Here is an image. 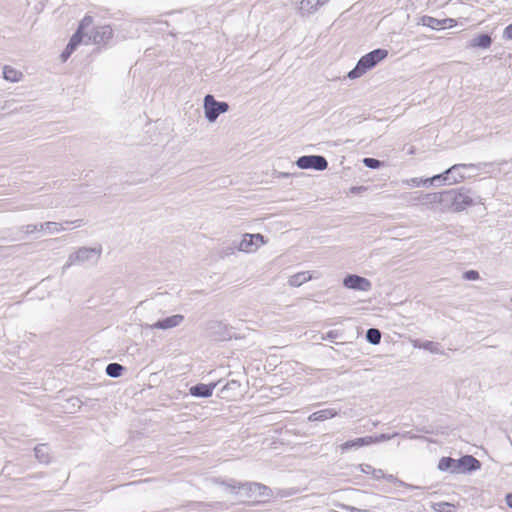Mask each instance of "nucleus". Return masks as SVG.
<instances>
[{"mask_svg": "<svg viewBox=\"0 0 512 512\" xmlns=\"http://www.w3.org/2000/svg\"><path fill=\"white\" fill-rule=\"evenodd\" d=\"M414 347H418L424 350H427L433 354H439L440 351V345L433 341H424L419 344L415 343Z\"/></svg>", "mask_w": 512, "mask_h": 512, "instance_id": "26", "label": "nucleus"}, {"mask_svg": "<svg viewBox=\"0 0 512 512\" xmlns=\"http://www.w3.org/2000/svg\"><path fill=\"white\" fill-rule=\"evenodd\" d=\"M320 6H322V4L319 0H302L300 3V11L302 13L312 14Z\"/></svg>", "mask_w": 512, "mask_h": 512, "instance_id": "24", "label": "nucleus"}, {"mask_svg": "<svg viewBox=\"0 0 512 512\" xmlns=\"http://www.w3.org/2000/svg\"><path fill=\"white\" fill-rule=\"evenodd\" d=\"M398 435H399L398 433H394L391 435L390 434H380L379 436H375V437L371 436L372 444L390 440Z\"/></svg>", "mask_w": 512, "mask_h": 512, "instance_id": "34", "label": "nucleus"}, {"mask_svg": "<svg viewBox=\"0 0 512 512\" xmlns=\"http://www.w3.org/2000/svg\"><path fill=\"white\" fill-rule=\"evenodd\" d=\"M393 478V475H389L388 479L391 480Z\"/></svg>", "mask_w": 512, "mask_h": 512, "instance_id": "48", "label": "nucleus"}, {"mask_svg": "<svg viewBox=\"0 0 512 512\" xmlns=\"http://www.w3.org/2000/svg\"><path fill=\"white\" fill-rule=\"evenodd\" d=\"M217 386V383L211 384H203L199 383L190 388V394L195 397H210L213 393L214 388Z\"/></svg>", "mask_w": 512, "mask_h": 512, "instance_id": "14", "label": "nucleus"}, {"mask_svg": "<svg viewBox=\"0 0 512 512\" xmlns=\"http://www.w3.org/2000/svg\"><path fill=\"white\" fill-rule=\"evenodd\" d=\"M93 24V18L91 16H85L79 24L77 31L71 37L65 50L62 52L61 57L63 61H66L76 47L82 43L84 38V31Z\"/></svg>", "mask_w": 512, "mask_h": 512, "instance_id": "6", "label": "nucleus"}, {"mask_svg": "<svg viewBox=\"0 0 512 512\" xmlns=\"http://www.w3.org/2000/svg\"><path fill=\"white\" fill-rule=\"evenodd\" d=\"M459 469L461 472L477 470L480 467V462L473 456L466 455L458 459Z\"/></svg>", "mask_w": 512, "mask_h": 512, "instance_id": "15", "label": "nucleus"}, {"mask_svg": "<svg viewBox=\"0 0 512 512\" xmlns=\"http://www.w3.org/2000/svg\"><path fill=\"white\" fill-rule=\"evenodd\" d=\"M445 197V209L461 211L473 204V199L469 196V191L464 188L446 190Z\"/></svg>", "mask_w": 512, "mask_h": 512, "instance_id": "4", "label": "nucleus"}, {"mask_svg": "<svg viewBox=\"0 0 512 512\" xmlns=\"http://www.w3.org/2000/svg\"><path fill=\"white\" fill-rule=\"evenodd\" d=\"M440 22H442L441 28H445V27H452L453 23L455 21L451 18H445V19L440 20Z\"/></svg>", "mask_w": 512, "mask_h": 512, "instance_id": "39", "label": "nucleus"}, {"mask_svg": "<svg viewBox=\"0 0 512 512\" xmlns=\"http://www.w3.org/2000/svg\"><path fill=\"white\" fill-rule=\"evenodd\" d=\"M83 221L81 219H78V220H75V221H65V224H74L75 227H80L82 226V223Z\"/></svg>", "mask_w": 512, "mask_h": 512, "instance_id": "42", "label": "nucleus"}, {"mask_svg": "<svg viewBox=\"0 0 512 512\" xmlns=\"http://www.w3.org/2000/svg\"><path fill=\"white\" fill-rule=\"evenodd\" d=\"M432 508L436 512H455L456 510L455 505L448 502L433 503Z\"/></svg>", "mask_w": 512, "mask_h": 512, "instance_id": "29", "label": "nucleus"}, {"mask_svg": "<svg viewBox=\"0 0 512 512\" xmlns=\"http://www.w3.org/2000/svg\"><path fill=\"white\" fill-rule=\"evenodd\" d=\"M425 182H429V185H441L443 183H447L445 180L444 172L438 175H434L431 178L425 179Z\"/></svg>", "mask_w": 512, "mask_h": 512, "instance_id": "32", "label": "nucleus"}, {"mask_svg": "<svg viewBox=\"0 0 512 512\" xmlns=\"http://www.w3.org/2000/svg\"><path fill=\"white\" fill-rule=\"evenodd\" d=\"M338 414V412L335 409L327 408L323 410L316 411L309 415L308 420L309 421H324L327 419H331L335 417Z\"/></svg>", "mask_w": 512, "mask_h": 512, "instance_id": "20", "label": "nucleus"}, {"mask_svg": "<svg viewBox=\"0 0 512 512\" xmlns=\"http://www.w3.org/2000/svg\"><path fill=\"white\" fill-rule=\"evenodd\" d=\"M506 504L512 509V493H508L505 497Z\"/></svg>", "mask_w": 512, "mask_h": 512, "instance_id": "44", "label": "nucleus"}, {"mask_svg": "<svg viewBox=\"0 0 512 512\" xmlns=\"http://www.w3.org/2000/svg\"><path fill=\"white\" fill-rule=\"evenodd\" d=\"M446 191L443 192H435V193H427L424 194L421 198V203L428 208H434L436 205L442 206L445 209L446 206Z\"/></svg>", "mask_w": 512, "mask_h": 512, "instance_id": "13", "label": "nucleus"}, {"mask_svg": "<svg viewBox=\"0 0 512 512\" xmlns=\"http://www.w3.org/2000/svg\"><path fill=\"white\" fill-rule=\"evenodd\" d=\"M204 113L209 122H215L220 114L225 113L229 109L227 102L216 101L215 98L208 94L204 97Z\"/></svg>", "mask_w": 512, "mask_h": 512, "instance_id": "7", "label": "nucleus"}, {"mask_svg": "<svg viewBox=\"0 0 512 512\" xmlns=\"http://www.w3.org/2000/svg\"><path fill=\"white\" fill-rule=\"evenodd\" d=\"M492 44V38L488 34H480L472 38L468 42V47L475 48L479 47L482 49H488Z\"/></svg>", "mask_w": 512, "mask_h": 512, "instance_id": "18", "label": "nucleus"}, {"mask_svg": "<svg viewBox=\"0 0 512 512\" xmlns=\"http://www.w3.org/2000/svg\"><path fill=\"white\" fill-rule=\"evenodd\" d=\"M366 339L369 343L377 345L381 341V332L376 328H370L366 332Z\"/></svg>", "mask_w": 512, "mask_h": 512, "instance_id": "28", "label": "nucleus"}, {"mask_svg": "<svg viewBox=\"0 0 512 512\" xmlns=\"http://www.w3.org/2000/svg\"><path fill=\"white\" fill-rule=\"evenodd\" d=\"M440 471H450L451 473H460L458 460L450 457H442L438 463Z\"/></svg>", "mask_w": 512, "mask_h": 512, "instance_id": "17", "label": "nucleus"}, {"mask_svg": "<svg viewBox=\"0 0 512 512\" xmlns=\"http://www.w3.org/2000/svg\"><path fill=\"white\" fill-rule=\"evenodd\" d=\"M334 506L336 508L341 509L344 512H369V510H367V509H359L354 506L346 505V504H343L340 502L334 503Z\"/></svg>", "mask_w": 512, "mask_h": 512, "instance_id": "31", "label": "nucleus"}, {"mask_svg": "<svg viewBox=\"0 0 512 512\" xmlns=\"http://www.w3.org/2000/svg\"><path fill=\"white\" fill-rule=\"evenodd\" d=\"M370 444H372L371 436H366L346 441L345 443L340 445V449L342 452H345L352 448H359Z\"/></svg>", "mask_w": 512, "mask_h": 512, "instance_id": "16", "label": "nucleus"}, {"mask_svg": "<svg viewBox=\"0 0 512 512\" xmlns=\"http://www.w3.org/2000/svg\"><path fill=\"white\" fill-rule=\"evenodd\" d=\"M503 38L507 39V40H511L512 39V23L510 25H508L505 29H504V32H503Z\"/></svg>", "mask_w": 512, "mask_h": 512, "instance_id": "38", "label": "nucleus"}, {"mask_svg": "<svg viewBox=\"0 0 512 512\" xmlns=\"http://www.w3.org/2000/svg\"><path fill=\"white\" fill-rule=\"evenodd\" d=\"M312 276L309 274V272H299L296 273L288 279V283L292 287H299L305 282L311 280Z\"/></svg>", "mask_w": 512, "mask_h": 512, "instance_id": "23", "label": "nucleus"}, {"mask_svg": "<svg viewBox=\"0 0 512 512\" xmlns=\"http://www.w3.org/2000/svg\"><path fill=\"white\" fill-rule=\"evenodd\" d=\"M463 278L469 281L479 279V273L475 270H468L463 274Z\"/></svg>", "mask_w": 512, "mask_h": 512, "instance_id": "36", "label": "nucleus"}, {"mask_svg": "<svg viewBox=\"0 0 512 512\" xmlns=\"http://www.w3.org/2000/svg\"><path fill=\"white\" fill-rule=\"evenodd\" d=\"M473 164H455L444 171L445 180L448 184L459 183L465 179V175L462 173L463 169L474 168Z\"/></svg>", "mask_w": 512, "mask_h": 512, "instance_id": "12", "label": "nucleus"}, {"mask_svg": "<svg viewBox=\"0 0 512 512\" xmlns=\"http://www.w3.org/2000/svg\"><path fill=\"white\" fill-rule=\"evenodd\" d=\"M422 25L427 26L431 29H439L442 26V22L431 16H423L421 19Z\"/></svg>", "mask_w": 512, "mask_h": 512, "instance_id": "30", "label": "nucleus"}, {"mask_svg": "<svg viewBox=\"0 0 512 512\" xmlns=\"http://www.w3.org/2000/svg\"><path fill=\"white\" fill-rule=\"evenodd\" d=\"M36 459L43 464L50 462L49 447L46 444H39L34 448Z\"/></svg>", "mask_w": 512, "mask_h": 512, "instance_id": "22", "label": "nucleus"}, {"mask_svg": "<svg viewBox=\"0 0 512 512\" xmlns=\"http://www.w3.org/2000/svg\"><path fill=\"white\" fill-rule=\"evenodd\" d=\"M233 244L235 245V244H237V243H236V242H233ZM234 248H236V247L234 246V247H230V248L225 249V250H224V252H223V253H224V255H230V254H232V253H233V251H234Z\"/></svg>", "mask_w": 512, "mask_h": 512, "instance_id": "45", "label": "nucleus"}, {"mask_svg": "<svg viewBox=\"0 0 512 512\" xmlns=\"http://www.w3.org/2000/svg\"><path fill=\"white\" fill-rule=\"evenodd\" d=\"M124 367L118 363H110L106 367V374L109 377L117 378L121 376Z\"/></svg>", "mask_w": 512, "mask_h": 512, "instance_id": "27", "label": "nucleus"}, {"mask_svg": "<svg viewBox=\"0 0 512 512\" xmlns=\"http://www.w3.org/2000/svg\"><path fill=\"white\" fill-rule=\"evenodd\" d=\"M39 229H46L49 234L59 233L65 230L63 224L51 221L39 224Z\"/></svg>", "mask_w": 512, "mask_h": 512, "instance_id": "25", "label": "nucleus"}, {"mask_svg": "<svg viewBox=\"0 0 512 512\" xmlns=\"http://www.w3.org/2000/svg\"><path fill=\"white\" fill-rule=\"evenodd\" d=\"M184 321V316L181 314H175L163 319H160L156 321L153 324H142V328L146 330H154V329H161V330H169L175 327L180 326Z\"/></svg>", "mask_w": 512, "mask_h": 512, "instance_id": "10", "label": "nucleus"}, {"mask_svg": "<svg viewBox=\"0 0 512 512\" xmlns=\"http://www.w3.org/2000/svg\"><path fill=\"white\" fill-rule=\"evenodd\" d=\"M102 254V246L80 247L75 252L69 254L66 263L62 267L64 273L68 268L74 265L92 264L96 265Z\"/></svg>", "mask_w": 512, "mask_h": 512, "instance_id": "1", "label": "nucleus"}, {"mask_svg": "<svg viewBox=\"0 0 512 512\" xmlns=\"http://www.w3.org/2000/svg\"><path fill=\"white\" fill-rule=\"evenodd\" d=\"M21 230L26 234H31L36 231H42L43 229H39V225L28 224V225L22 226Z\"/></svg>", "mask_w": 512, "mask_h": 512, "instance_id": "35", "label": "nucleus"}, {"mask_svg": "<svg viewBox=\"0 0 512 512\" xmlns=\"http://www.w3.org/2000/svg\"><path fill=\"white\" fill-rule=\"evenodd\" d=\"M220 484L232 494H237L238 491L242 490L248 498L253 496L268 498L272 496V490L268 486L258 482L240 483L235 480H230L228 482H221Z\"/></svg>", "mask_w": 512, "mask_h": 512, "instance_id": "2", "label": "nucleus"}, {"mask_svg": "<svg viewBox=\"0 0 512 512\" xmlns=\"http://www.w3.org/2000/svg\"><path fill=\"white\" fill-rule=\"evenodd\" d=\"M265 244L264 236L257 234H245L243 238L235 244V247L242 252L251 253L256 251L261 245Z\"/></svg>", "mask_w": 512, "mask_h": 512, "instance_id": "9", "label": "nucleus"}, {"mask_svg": "<svg viewBox=\"0 0 512 512\" xmlns=\"http://www.w3.org/2000/svg\"><path fill=\"white\" fill-rule=\"evenodd\" d=\"M388 56L386 49H375L362 56L356 66L348 73V78L356 79L365 74L368 70L375 67L379 62Z\"/></svg>", "mask_w": 512, "mask_h": 512, "instance_id": "3", "label": "nucleus"}, {"mask_svg": "<svg viewBox=\"0 0 512 512\" xmlns=\"http://www.w3.org/2000/svg\"><path fill=\"white\" fill-rule=\"evenodd\" d=\"M296 165L300 169L323 171L328 167V162L326 158L321 155H305L297 159Z\"/></svg>", "mask_w": 512, "mask_h": 512, "instance_id": "8", "label": "nucleus"}, {"mask_svg": "<svg viewBox=\"0 0 512 512\" xmlns=\"http://www.w3.org/2000/svg\"><path fill=\"white\" fill-rule=\"evenodd\" d=\"M372 475L375 479H380L384 477V472L381 469H373Z\"/></svg>", "mask_w": 512, "mask_h": 512, "instance_id": "40", "label": "nucleus"}, {"mask_svg": "<svg viewBox=\"0 0 512 512\" xmlns=\"http://www.w3.org/2000/svg\"><path fill=\"white\" fill-rule=\"evenodd\" d=\"M241 383L237 380H231L221 389L223 398H233L240 394Z\"/></svg>", "mask_w": 512, "mask_h": 512, "instance_id": "19", "label": "nucleus"}, {"mask_svg": "<svg viewBox=\"0 0 512 512\" xmlns=\"http://www.w3.org/2000/svg\"><path fill=\"white\" fill-rule=\"evenodd\" d=\"M343 286L347 289L368 292L372 289V283L369 279L356 275L349 274L343 279Z\"/></svg>", "mask_w": 512, "mask_h": 512, "instance_id": "11", "label": "nucleus"}, {"mask_svg": "<svg viewBox=\"0 0 512 512\" xmlns=\"http://www.w3.org/2000/svg\"><path fill=\"white\" fill-rule=\"evenodd\" d=\"M290 174L289 173H284V172H279L278 173V177H289Z\"/></svg>", "mask_w": 512, "mask_h": 512, "instance_id": "46", "label": "nucleus"}, {"mask_svg": "<svg viewBox=\"0 0 512 512\" xmlns=\"http://www.w3.org/2000/svg\"><path fill=\"white\" fill-rule=\"evenodd\" d=\"M3 77L9 82L16 83L22 80L23 73L11 66L5 65L3 67Z\"/></svg>", "mask_w": 512, "mask_h": 512, "instance_id": "21", "label": "nucleus"}, {"mask_svg": "<svg viewBox=\"0 0 512 512\" xmlns=\"http://www.w3.org/2000/svg\"><path fill=\"white\" fill-rule=\"evenodd\" d=\"M321 2L322 5H324L325 3H327L329 0H319Z\"/></svg>", "mask_w": 512, "mask_h": 512, "instance_id": "47", "label": "nucleus"}, {"mask_svg": "<svg viewBox=\"0 0 512 512\" xmlns=\"http://www.w3.org/2000/svg\"><path fill=\"white\" fill-rule=\"evenodd\" d=\"M373 467L371 465H368V464H363L361 465V470L362 472L366 473V474H372L373 472Z\"/></svg>", "mask_w": 512, "mask_h": 512, "instance_id": "41", "label": "nucleus"}, {"mask_svg": "<svg viewBox=\"0 0 512 512\" xmlns=\"http://www.w3.org/2000/svg\"><path fill=\"white\" fill-rule=\"evenodd\" d=\"M406 183L417 187L429 184V182H425V179L422 178H411L410 180H407Z\"/></svg>", "mask_w": 512, "mask_h": 512, "instance_id": "37", "label": "nucleus"}, {"mask_svg": "<svg viewBox=\"0 0 512 512\" xmlns=\"http://www.w3.org/2000/svg\"><path fill=\"white\" fill-rule=\"evenodd\" d=\"M84 31L83 43L85 44H106L113 36V30L109 25L98 26Z\"/></svg>", "mask_w": 512, "mask_h": 512, "instance_id": "5", "label": "nucleus"}, {"mask_svg": "<svg viewBox=\"0 0 512 512\" xmlns=\"http://www.w3.org/2000/svg\"><path fill=\"white\" fill-rule=\"evenodd\" d=\"M337 336L336 331H329L323 339H333Z\"/></svg>", "mask_w": 512, "mask_h": 512, "instance_id": "43", "label": "nucleus"}, {"mask_svg": "<svg viewBox=\"0 0 512 512\" xmlns=\"http://www.w3.org/2000/svg\"><path fill=\"white\" fill-rule=\"evenodd\" d=\"M363 164L370 169H377L382 165L378 159L369 157L363 159Z\"/></svg>", "mask_w": 512, "mask_h": 512, "instance_id": "33", "label": "nucleus"}]
</instances>
